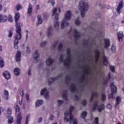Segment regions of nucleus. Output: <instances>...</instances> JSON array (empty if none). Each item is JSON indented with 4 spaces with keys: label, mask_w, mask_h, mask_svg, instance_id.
Masks as SVG:
<instances>
[{
    "label": "nucleus",
    "mask_w": 124,
    "mask_h": 124,
    "mask_svg": "<svg viewBox=\"0 0 124 124\" xmlns=\"http://www.w3.org/2000/svg\"><path fill=\"white\" fill-rule=\"evenodd\" d=\"M110 87L112 93L108 95V98L115 99V96L114 95V93H117V87L114 85V83H111Z\"/></svg>",
    "instance_id": "423d86ee"
},
{
    "label": "nucleus",
    "mask_w": 124,
    "mask_h": 124,
    "mask_svg": "<svg viewBox=\"0 0 124 124\" xmlns=\"http://www.w3.org/2000/svg\"><path fill=\"white\" fill-rule=\"evenodd\" d=\"M14 73L16 76H19L20 75V69L18 68H16L14 69Z\"/></svg>",
    "instance_id": "cd10ccee"
},
{
    "label": "nucleus",
    "mask_w": 124,
    "mask_h": 124,
    "mask_svg": "<svg viewBox=\"0 0 124 124\" xmlns=\"http://www.w3.org/2000/svg\"><path fill=\"white\" fill-rule=\"evenodd\" d=\"M79 19H80V17H78L75 20L76 26H77V27H78V26L81 25V21H80V20H79Z\"/></svg>",
    "instance_id": "c9c22d12"
},
{
    "label": "nucleus",
    "mask_w": 124,
    "mask_h": 124,
    "mask_svg": "<svg viewBox=\"0 0 124 124\" xmlns=\"http://www.w3.org/2000/svg\"><path fill=\"white\" fill-rule=\"evenodd\" d=\"M101 99L102 101H105L106 100V95H105L104 94H102L101 95Z\"/></svg>",
    "instance_id": "864d4df0"
},
{
    "label": "nucleus",
    "mask_w": 124,
    "mask_h": 124,
    "mask_svg": "<svg viewBox=\"0 0 124 124\" xmlns=\"http://www.w3.org/2000/svg\"><path fill=\"white\" fill-rule=\"evenodd\" d=\"M52 16H55L56 21H54L53 23L54 27L55 28L56 31H59L60 29V23L58 21L59 20V13H58V9L57 8H54L52 11Z\"/></svg>",
    "instance_id": "20e7f679"
},
{
    "label": "nucleus",
    "mask_w": 124,
    "mask_h": 124,
    "mask_svg": "<svg viewBox=\"0 0 124 124\" xmlns=\"http://www.w3.org/2000/svg\"><path fill=\"white\" fill-rule=\"evenodd\" d=\"M47 43H48V42H47V41H43V42L40 43V46L41 47V48H43V47H45V46L47 45Z\"/></svg>",
    "instance_id": "c85d7f7f"
},
{
    "label": "nucleus",
    "mask_w": 124,
    "mask_h": 124,
    "mask_svg": "<svg viewBox=\"0 0 124 124\" xmlns=\"http://www.w3.org/2000/svg\"><path fill=\"white\" fill-rule=\"evenodd\" d=\"M103 59H104V64H106V63L108 62V58H107V57L105 56H104Z\"/></svg>",
    "instance_id": "8fccbe9b"
},
{
    "label": "nucleus",
    "mask_w": 124,
    "mask_h": 124,
    "mask_svg": "<svg viewBox=\"0 0 124 124\" xmlns=\"http://www.w3.org/2000/svg\"><path fill=\"white\" fill-rule=\"evenodd\" d=\"M49 121H53V120H54V116H53V115L51 114L49 116Z\"/></svg>",
    "instance_id": "69168bd1"
},
{
    "label": "nucleus",
    "mask_w": 124,
    "mask_h": 124,
    "mask_svg": "<svg viewBox=\"0 0 124 124\" xmlns=\"http://www.w3.org/2000/svg\"><path fill=\"white\" fill-rule=\"evenodd\" d=\"M21 121H22V114H21V112H19L17 114L16 124H21Z\"/></svg>",
    "instance_id": "412c9836"
},
{
    "label": "nucleus",
    "mask_w": 124,
    "mask_h": 124,
    "mask_svg": "<svg viewBox=\"0 0 124 124\" xmlns=\"http://www.w3.org/2000/svg\"><path fill=\"white\" fill-rule=\"evenodd\" d=\"M4 66V62L3 61V58L0 57V68H2Z\"/></svg>",
    "instance_id": "473e14b6"
},
{
    "label": "nucleus",
    "mask_w": 124,
    "mask_h": 124,
    "mask_svg": "<svg viewBox=\"0 0 124 124\" xmlns=\"http://www.w3.org/2000/svg\"><path fill=\"white\" fill-rule=\"evenodd\" d=\"M71 80H70V77H69V76H67L66 78H65V82L67 84H69V83L70 82Z\"/></svg>",
    "instance_id": "37998d69"
},
{
    "label": "nucleus",
    "mask_w": 124,
    "mask_h": 124,
    "mask_svg": "<svg viewBox=\"0 0 124 124\" xmlns=\"http://www.w3.org/2000/svg\"><path fill=\"white\" fill-rule=\"evenodd\" d=\"M55 115H56V117H58L60 116V112L59 111H56L54 112Z\"/></svg>",
    "instance_id": "0e129e2a"
},
{
    "label": "nucleus",
    "mask_w": 124,
    "mask_h": 124,
    "mask_svg": "<svg viewBox=\"0 0 124 124\" xmlns=\"http://www.w3.org/2000/svg\"><path fill=\"white\" fill-rule=\"evenodd\" d=\"M95 58L96 62H98V59H99V56L100 55V52L97 49H95Z\"/></svg>",
    "instance_id": "a211bd4d"
},
{
    "label": "nucleus",
    "mask_w": 124,
    "mask_h": 124,
    "mask_svg": "<svg viewBox=\"0 0 124 124\" xmlns=\"http://www.w3.org/2000/svg\"><path fill=\"white\" fill-rule=\"evenodd\" d=\"M82 105L83 106H85V105H87V101L85 100H83L82 102Z\"/></svg>",
    "instance_id": "e2e57ef3"
},
{
    "label": "nucleus",
    "mask_w": 124,
    "mask_h": 124,
    "mask_svg": "<svg viewBox=\"0 0 124 124\" xmlns=\"http://www.w3.org/2000/svg\"><path fill=\"white\" fill-rule=\"evenodd\" d=\"M62 46H63L62 43H61L59 44V46H58L59 50H62Z\"/></svg>",
    "instance_id": "680f3d73"
},
{
    "label": "nucleus",
    "mask_w": 124,
    "mask_h": 124,
    "mask_svg": "<svg viewBox=\"0 0 124 124\" xmlns=\"http://www.w3.org/2000/svg\"><path fill=\"white\" fill-rule=\"evenodd\" d=\"M122 100V99L120 97H117L116 98V103L115 104V106H117V105H118V104H120L121 103V101Z\"/></svg>",
    "instance_id": "4c0bfd02"
},
{
    "label": "nucleus",
    "mask_w": 124,
    "mask_h": 124,
    "mask_svg": "<svg viewBox=\"0 0 124 124\" xmlns=\"http://www.w3.org/2000/svg\"><path fill=\"white\" fill-rule=\"evenodd\" d=\"M58 45V43L57 42H56L55 43H54L52 46L51 47V49H52V50H53V49L55 48L56 47H57V46Z\"/></svg>",
    "instance_id": "a18cd8bd"
},
{
    "label": "nucleus",
    "mask_w": 124,
    "mask_h": 124,
    "mask_svg": "<svg viewBox=\"0 0 124 124\" xmlns=\"http://www.w3.org/2000/svg\"><path fill=\"white\" fill-rule=\"evenodd\" d=\"M123 7H124V2L122 0H121L117 8V12L118 14H120L121 12H122V10L123 9Z\"/></svg>",
    "instance_id": "f8f14e48"
},
{
    "label": "nucleus",
    "mask_w": 124,
    "mask_h": 124,
    "mask_svg": "<svg viewBox=\"0 0 124 124\" xmlns=\"http://www.w3.org/2000/svg\"><path fill=\"white\" fill-rule=\"evenodd\" d=\"M21 51H17L16 55V60L17 62H21Z\"/></svg>",
    "instance_id": "dca6fc26"
},
{
    "label": "nucleus",
    "mask_w": 124,
    "mask_h": 124,
    "mask_svg": "<svg viewBox=\"0 0 124 124\" xmlns=\"http://www.w3.org/2000/svg\"><path fill=\"white\" fill-rule=\"evenodd\" d=\"M16 25H15V27H16V29H20V31H22L21 27H23V24L21 23H18V22L17 23H16Z\"/></svg>",
    "instance_id": "f704fd0d"
},
{
    "label": "nucleus",
    "mask_w": 124,
    "mask_h": 124,
    "mask_svg": "<svg viewBox=\"0 0 124 124\" xmlns=\"http://www.w3.org/2000/svg\"><path fill=\"white\" fill-rule=\"evenodd\" d=\"M49 3H51L52 6H54L55 5V0H48Z\"/></svg>",
    "instance_id": "13d9d810"
},
{
    "label": "nucleus",
    "mask_w": 124,
    "mask_h": 124,
    "mask_svg": "<svg viewBox=\"0 0 124 124\" xmlns=\"http://www.w3.org/2000/svg\"><path fill=\"white\" fill-rule=\"evenodd\" d=\"M70 121H73V124H78V121L73 118V116H72V118L71 119H69V121H67V122H69L70 124H71V122H70Z\"/></svg>",
    "instance_id": "c756f323"
},
{
    "label": "nucleus",
    "mask_w": 124,
    "mask_h": 124,
    "mask_svg": "<svg viewBox=\"0 0 124 124\" xmlns=\"http://www.w3.org/2000/svg\"><path fill=\"white\" fill-rule=\"evenodd\" d=\"M74 35L75 37V38H78L80 35V32H78V31L77 30L75 29L74 30Z\"/></svg>",
    "instance_id": "bb28decb"
},
{
    "label": "nucleus",
    "mask_w": 124,
    "mask_h": 124,
    "mask_svg": "<svg viewBox=\"0 0 124 124\" xmlns=\"http://www.w3.org/2000/svg\"><path fill=\"white\" fill-rule=\"evenodd\" d=\"M7 21L9 22H10L11 23H12L13 22V18L12 17V16L11 15H9L7 17Z\"/></svg>",
    "instance_id": "a19ab883"
},
{
    "label": "nucleus",
    "mask_w": 124,
    "mask_h": 124,
    "mask_svg": "<svg viewBox=\"0 0 124 124\" xmlns=\"http://www.w3.org/2000/svg\"><path fill=\"white\" fill-rule=\"evenodd\" d=\"M118 38L119 41H121V39H123V37H124V35L123 33H120V32H118L117 33Z\"/></svg>",
    "instance_id": "72a5a7b5"
},
{
    "label": "nucleus",
    "mask_w": 124,
    "mask_h": 124,
    "mask_svg": "<svg viewBox=\"0 0 124 124\" xmlns=\"http://www.w3.org/2000/svg\"><path fill=\"white\" fill-rule=\"evenodd\" d=\"M8 95H9V93L7 90H4V97L5 99L7 100L8 99Z\"/></svg>",
    "instance_id": "2f4dec72"
},
{
    "label": "nucleus",
    "mask_w": 124,
    "mask_h": 124,
    "mask_svg": "<svg viewBox=\"0 0 124 124\" xmlns=\"http://www.w3.org/2000/svg\"><path fill=\"white\" fill-rule=\"evenodd\" d=\"M44 97L46 99V100H49L50 99V95H49V92H46L45 93Z\"/></svg>",
    "instance_id": "58836bf2"
},
{
    "label": "nucleus",
    "mask_w": 124,
    "mask_h": 124,
    "mask_svg": "<svg viewBox=\"0 0 124 124\" xmlns=\"http://www.w3.org/2000/svg\"><path fill=\"white\" fill-rule=\"evenodd\" d=\"M46 93H48V92H47V89L45 88L41 90V95H43V94H45Z\"/></svg>",
    "instance_id": "e433bc0d"
},
{
    "label": "nucleus",
    "mask_w": 124,
    "mask_h": 124,
    "mask_svg": "<svg viewBox=\"0 0 124 124\" xmlns=\"http://www.w3.org/2000/svg\"><path fill=\"white\" fill-rule=\"evenodd\" d=\"M16 33L15 36L14 40V48L17 49L18 48V44H19V40L22 37V31L20 28L16 29Z\"/></svg>",
    "instance_id": "7ed1b4c3"
},
{
    "label": "nucleus",
    "mask_w": 124,
    "mask_h": 124,
    "mask_svg": "<svg viewBox=\"0 0 124 124\" xmlns=\"http://www.w3.org/2000/svg\"><path fill=\"white\" fill-rule=\"evenodd\" d=\"M43 104V100H38L35 103L36 107H39L41 105Z\"/></svg>",
    "instance_id": "a878e982"
},
{
    "label": "nucleus",
    "mask_w": 124,
    "mask_h": 124,
    "mask_svg": "<svg viewBox=\"0 0 124 124\" xmlns=\"http://www.w3.org/2000/svg\"><path fill=\"white\" fill-rule=\"evenodd\" d=\"M84 75L82 78V82H84V80H85V77H86V75L89 76L92 73V72H91V69H90V67L89 66L84 68Z\"/></svg>",
    "instance_id": "6e6552de"
},
{
    "label": "nucleus",
    "mask_w": 124,
    "mask_h": 124,
    "mask_svg": "<svg viewBox=\"0 0 124 124\" xmlns=\"http://www.w3.org/2000/svg\"><path fill=\"white\" fill-rule=\"evenodd\" d=\"M46 35L47 37H50V36H52V35H53V33H52L51 31H47Z\"/></svg>",
    "instance_id": "09e8293b"
},
{
    "label": "nucleus",
    "mask_w": 124,
    "mask_h": 124,
    "mask_svg": "<svg viewBox=\"0 0 124 124\" xmlns=\"http://www.w3.org/2000/svg\"><path fill=\"white\" fill-rule=\"evenodd\" d=\"M67 59L65 60H63V55L61 54L59 58V62H63L64 66L69 68L70 66V63L71 62V54L70 53V48H68L67 49Z\"/></svg>",
    "instance_id": "f257e3e1"
},
{
    "label": "nucleus",
    "mask_w": 124,
    "mask_h": 124,
    "mask_svg": "<svg viewBox=\"0 0 124 124\" xmlns=\"http://www.w3.org/2000/svg\"><path fill=\"white\" fill-rule=\"evenodd\" d=\"M7 118L8 119V124H13V123L14 122V120L13 119V117H12L11 115H9V116H8Z\"/></svg>",
    "instance_id": "b1692460"
},
{
    "label": "nucleus",
    "mask_w": 124,
    "mask_h": 124,
    "mask_svg": "<svg viewBox=\"0 0 124 124\" xmlns=\"http://www.w3.org/2000/svg\"><path fill=\"white\" fill-rule=\"evenodd\" d=\"M3 76L4 77V78L7 79V80H9V79H10V78H11L10 74L7 71H5L3 73Z\"/></svg>",
    "instance_id": "6ab92c4d"
},
{
    "label": "nucleus",
    "mask_w": 124,
    "mask_h": 124,
    "mask_svg": "<svg viewBox=\"0 0 124 124\" xmlns=\"http://www.w3.org/2000/svg\"><path fill=\"white\" fill-rule=\"evenodd\" d=\"M20 18V14L19 13H16L15 16V20L16 23H17L19 21Z\"/></svg>",
    "instance_id": "7c9ffc66"
},
{
    "label": "nucleus",
    "mask_w": 124,
    "mask_h": 124,
    "mask_svg": "<svg viewBox=\"0 0 124 124\" xmlns=\"http://www.w3.org/2000/svg\"><path fill=\"white\" fill-rule=\"evenodd\" d=\"M111 50L113 53H115V52H116V46H112L111 48Z\"/></svg>",
    "instance_id": "4d7b16f0"
},
{
    "label": "nucleus",
    "mask_w": 124,
    "mask_h": 124,
    "mask_svg": "<svg viewBox=\"0 0 124 124\" xmlns=\"http://www.w3.org/2000/svg\"><path fill=\"white\" fill-rule=\"evenodd\" d=\"M105 107L104 105L103 104H101L99 106L97 105V102L96 101L93 104V110L94 111L97 109L99 112H101L104 109Z\"/></svg>",
    "instance_id": "0eeeda50"
},
{
    "label": "nucleus",
    "mask_w": 124,
    "mask_h": 124,
    "mask_svg": "<svg viewBox=\"0 0 124 124\" xmlns=\"http://www.w3.org/2000/svg\"><path fill=\"white\" fill-rule=\"evenodd\" d=\"M87 111H84L82 112L81 113V117L82 118V119H85L86 117H87Z\"/></svg>",
    "instance_id": "ea45409f"
},
{
    "label": "nucleus",
    "mask_w": 124,
    "mask_h": 124,
    "mask_svg": "<svg viewBox=\"0 0 124 124\" xmlns=\"http://www.w3.org/2000/svg\"><path fill=\"white\" fill-rule=\"evenodd\" d=\"M22 7L21 5L18 4L16 6V9L17 11H19L20 9H22Z\"/></svg>",
    "instance_id": "c03bdc74"
},
{
    "label": "nucleus",
    "mask_w": 124,
    "mask_h": 124,
    "mask_svg": "<svg viewBox=\"0 0 124 124\" xmlns=\"http://www.w3.org/2000/svg\"><path fill=\"white\" fill-rule=\"evenodd\" d=\"M69 25V23L65 19H63L61 22V28L62 29H65V28H67Z\"/></svg>",
    "instance_id": "9b49d317"
},
{
    "label": "nucleus",
    "mask_w": 124,
    "mask_h": 124,
    "mask_svg": "<svg viewBox=\"0 0 124 124\" xmlns=\"http://www.w3.org/2000/svg\"><path fill=\"white\" fill-rule=\"evenodd\" d=\"M68 93V91L67 90H64L63 92V93H62V96L63 98V99L64 100H67V93Z\"/></svg>",
    "instance_id": "5701e85b"
},
{
    "label": "nucleus",
    "mask_w": 124,
    "mask_h": 124,
    "mask_svg": "<svg viewBox=\"0 0 124 124\" xmlns=\"http://www.w3.org/2000/svg\"><path fill=\"white\" fill-rule=\"evenodd\" d=\"M70 91L72 93H78V90L76 88V85L75 84H72L70 87Z\"/></svg>",
    "instance_id": "4468645a"
},
{
    "label": "nucleus",
    "mask_w": 124,
    "mask_h": 124,
    "mask_svg": "<svg viewBox=\"0 0 124 124\" xmlns=\"http://www.w3.org/2000/svg\"><path fill=\"white\" fill-rule=\"evenodd\" d=\"M7 112L9 115H11V113L12 112V109L10 108H8L7 109Z\"/></svg>",
    "instance_id": "5fc2aeb1"
},
{
    "label": "nucleus",
    "mask_w": 124,
    "mask_h": 124,
    "mask_svg": "<svg viewBox=\"0 0 124 124\" xmlns=\"http://www.w3.org/2000/svg\"><path fill=\"white\" fill-rule=\"evenodd\" d=\"M27 52L28 54L31 53V48L29 46H27Z\"/></svg>",
    "instance_id": "774afa93"
},
{
    "label": "nucleus",
    "mask_w": 124,
    "mask_h": 124,
    "mask_svg": "<svg viewBox=\"0 0 124 124\" xmlns=\"http://www.w3.org/2000/svg\"><path fill=\"white\" fill-rule=\"evenodd\" d=\"M105 41V47L106 49H108L109 48V46H110V40L108 39H104Z\"/></svg>",
    "instance_id": "aec40b11"
},
{
    "label": "nucleus",
    "mask_w": 124,
    "mask_h": 124,
    "mask_svg": "<svg viewBox=\"0 0 124 124\" xmlns=\"http://www.w3.org/2000/svg\"><path fill=\"white\" fill-rule=\"evenodd\" d=\"M42 121H43V118L39 117L38 119V124H40V123H42Z\"/></svg>",
    "instance_id": "bf43d9fd"
},
{
    "label": "nucleus",
    "mask_w": 124,
    "mask_h": 124,
    "mask_svg": "<svg viewBox=\"0 0 124 124\" xmlns=\"http://www.w3.org/2000/svg\"><path fill=\"white\" fill-rule=\"evenodd\" d=\"M13 35V31L11 30H9V34L8 35V37H12Z\"/></svg>",
    "instance_id": "603ef678"
},
{
    "label": "nucleus",
    "mask_w": 124,
    "mask_h": 124,
    "mask_svg": "<svg viewBox=\"0 0 124 124\" xmlns=\"http://www.w3.org/2000/svg\"><path fill=\"white\" fill-rule=\"evenodd\" d=\"M51 56H49L48 59H47L46 62V64L47 66H50L53 64V62H54V60L52 59Z\"/></svg>",
    "instance_id": "ddd939ff"
},
{
    "label": "nucleus",
    "mask_w": 124,
    "mask_h": 124,
    "mask_svg": "<svg viewBox=\"0 0 124 124\" xmlns=\"http://www.w3.org/2000/svg\"><path fill=\"white\" fill-rule=\"evenodd\" d=\"M38 22L37 23V26L38 25H41L42 24L43 20H42V17H41V16L38 15L37 16Z\"/></svg>",
    "instance_id": "393cba45"
},
{
    "label": "nucleus",
    "mask_w": 124,
    "mask_h": 124,
    "mask_svg": "<svg viewBox=\"0 0 124 124\" xmlns=\"http://www.w3.org/2000/svg\"><path fill=\"white\" fill-rule=\"evenodd\" d=\"M18 112H20V107L18 105H16V114H17Z\"/></svg>",
    "instance_id": "49530a36"
},
{
    "label": "nucleus",
    "mask_w": 124,
    "mask_h": 124,
    "mask_svg": "<svg viewBox=\"0 0 124 124\" xmlns=\"http://www.w3.org/2000/svg\"><path fill=\"white\" fill-rule=\"evenodd\" d=\"M28 74L29 76H31V69L28 70Z\"/></svg>",
    "instance_id": "338daca9"
},
{
    "label": "nucleus",
    "mask_w": 124,
    "mask_h": 124,
    "mask_svg": "<svg viewBox=\"0 0 124 124\" xmlns=\"http://www.w3.org/2000/svg\"><path fill=\"white\" fill-rule=\"evenodd\" d=\"M27 14L29 15V16H31V14H32V5L30 3L28 5V7L27 9Z\"/></svg>",
    "instance_id": "2eb2a0df"
},
{
    "label": "nucleus",
    "mask_w": 124,
    "mask_h": 124,
    "mask_svg": "<svg viewBox=\"0 0 124 124\" xmlns=\"http://www.w3.org/2000/svg\"><path fill=\"white\" fill-rule=\"evenodd\" d=\"M20 94L22 97L24 96V90L22 89L20 90Z\"/></svg>",
    "instance_id": "052dcab7"
},
{
    "label": "nucleus",
    "mask_w": 124,
    "mask_h": 124,
    "mask_svg": "<svg viewBox=\"0 0 124 124\" xmlns=\"http://www.w3.org/2000/svg\"><path fill=\"white\" fill-rule=\"evenodd\" d=\"M109 68H110V70H111V71H112V72H115V66L110 65Z\"/></svg>",
    "instance_id": "6e6d98bb"
},
{
    "label": "nucleus",
    "mask_w": 124,
    "mask_h": 124,
    "mask_svg": "<svg viewBox=\"0 0 124 124\" xmlns=\"http://www.w3.org/2000/svg\"><path fill=\"white\" fill-rule=\"evenodd\" d=\"M93 124H99L98 123V117H96L93 122Z\"/></svg>",
    "instance_id": "3c124183"
},
{
    "label": "nucleus",
    "mask_w": 124,
    "mask_h": 124,
    "mask_svg": "<svg viewBox=\"0 0 124 124\" xmlns=\"http://www.w3.org/2000/svg\"><path fill=\"white\" fill-rule=\"evenodd\" d=\"M72 15V13L71 11H67L65 14L64 20H66V21H70L71 19V16Z\"/></svg>",
    "instance_id": "1a4fd4ad"
},
{
    "label": "nucleus",
    "mask_w": 124,
    "mask_h": 124,
    "mask_svg": "<svg viewBox=\"0 0 124 124\" xmlns=\"http://www.w3.org/2000/svg\"><path fill=\"white\" fill-rule=\"evenodd\" d=\"M62 76V74H59L58 76L56 78H50L48 79L49 84H50V85L53 84V83H54L55 81H56V80H59V79H60V78H61Z\"/></svg>",
    "instance_id": "9d476101"
},
{
    "label": "nucleus",
    "mask_w": 124,
    "mask_h": 124,
    "mask_svg": "<svg viewBox=\"0 0 124 124\" xmlns=\"http://www.w3.org/2000/svg\"><path fill=\"white\" fill-rule=\"evenodd\" d=\"M78 9L80 11L81 17L84 18L89 10V4L86 2V0H82L79 2Z\"/></svg>",
    "instance_id": "f03ea898"
},
{
    "label": "nucleus",
    "mask_w": 124,
    "mask_h": 124,
    "mask_svg": "<svg viewBox=\"0 0 124 124\" xmlns=\"http://www.w3.org/2000/svg\"><path fill=\"white\" fill-rule=\"evenodd\" d=\"M33 58L35 61H38V59H39V53L38 52V51L36 50L35 51Z\"/></svg>",
    "instance_id": "4be33fe9"
},
{
    "label": "nucleus",
    "mask_w": 124,
    "mask_h": 124,
    "mask_svg": "<svg viewBox=\"0 0 124 124\" xmlns=\"http://www.w3.org/2000/svg\"><path fill=\"white\" fill-rule=\"evenodd\" d=\"M74 111V107L71 106L69 108V111L67 110L65 112L64 114V121L65 122H69V119L71 120L72 119V114L71 113L72 111Z\"/></svg>",
    "instance_id": "39448f33"
},
{
    "label": "nucleus",
    "mask_w": 124,
    "mask_h": 124,
    "mask_svg": "<svg viewBox=\"0 0 124 124\" xmlns=\"http://www.w3.org/2000/svg\"><path fill=\"white\" fill-rule=\"evenodd\" d=\"M57 103H58V106H61V105H62V104L63 103V101L62 100H58Z\"/></svg>",
    "instance_id": "de8ad7c7"
},
{
    "label": "nucleus",
    "mask_w": 124,
    "mask_h": 124,
    "mask_svg": "<svg viewBox=\"0 0 124 124\" xmlns=\"http://www.w3.org/2000/svg\"><path fill=\"white\" fill-rule=\"evenodd\" d=\"M94 96H95L96 97L97 96H98V94L96 93H93L92 95V97H91V101H92L93 100V97H94Z\"/></svg>",
    "instance_id": "79ce46f5"
},
{
    "label": "nucleus",
    "mask_w": 124,
    "mask_h": 124,
    "mask_svg": "<svg viewBox=\"0 0 124 124\" xmlns=\"http://www.w3.org/2000/svg\"><path fill=\"white\" fill-rule=\"evenodd\" d=\"M7 16L6 15H0V23H4V22H7Z\"/></svg>",
    "instance_id": "f3484780"
}]
</instances>
